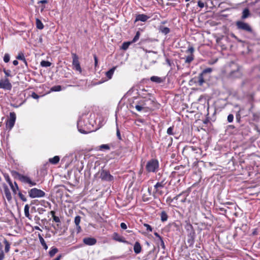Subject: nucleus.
<instances>
[{
	"mask_svg": "<svg viewBox=\"0 0 260 260\" xmlns=\"http://www.w3.org/2000/svg\"><path fill=\"white\" fill-rule=\"evenodd\" d=\"M159 169V162L156 159L148 160L146 165V170L148 173L156 172Z\"/></svg>",
	"mask_w": 260,
	"mask_h": 260,
	"instance_id": "nucleus-1",
	"label": "nucleus"
},
{
	"mask_svg": "<svg viewBox=\"0 0 260 260\" xmlns=\"http://www.w3.org/2000/svg\"><path fill=\"white\" fill-rule=\"evenodd\" d=\"M153 104V101L150 99L147 100H142L139 101L135 106V108L138 111H144L147 112L148 111L151 109V108L148 105V103Z\"/></svg>",
	"mask_w": 260,
	"mask_h": 260,
	"instance_id": "nucleus-2",
	"label": "nucleus"
},
{
	"mask_svg": "<svg viewBox=\"0 0 260 260\" xmlns=\"http://www.w3.org/2000/svg\"><path fill=\"white\" fill-rule=\"evenodd\" d=\"M236 25L238 29L243 30L244 31L252 33L253 31L251 26L247 23L242 21H237L236 22Z\"/></svg>",
	"mask_w": 260,
	"mask_h": 260,
	"instance_id": "nucleus-3",
	"label": "nucleus"
},
{
	"mask_svg": "<svg viewBox=\"0 0 260 260\" xmlns=\"http://www.w3.org/2000/svg\"><path fill=\"white\" fill-rule=\"evenodd\" d=\"M28 195L31 198H41L45 196V192L37 188H33L28 191Z\"/></svg>",
	"mask_w": 260,
	"mask_h": 260,
	"instance_id": "nucleus-4",
	"label": "nucleus"
},
{
	"mask_svg": "<svg viewBox=\"0 0 260 260\" xmlns=\"http://www.w3.org/2000/svg\"><path fill=\"white\" fill-rule=\"evenodd\" d=\"M100 177L104 181H111L113 180L114 177L110 174L108 171L102 170L100 172Z\"/></svg>",
	"mask_w": 260,
	"mask_h": 260,
	"instance_id": "nucleus-5",
	"label": "nucleus"
},
{
	"mask_svg": "<svg viewBox=\"0 0 260 260\" xmlns=\"http://www.w3.org/2000/svg\"><path fill=\"white\" fill-rule=\"evenodd\" d=\"M12 85L7 78H2L0 80V88L6 90H10Z\"/></svg>",
	"mask_w": 260,
	"mask_h": 260,
	"instance_id": "nucleus-6",
	"label": "nucleus"
},
{
	"mask_svg": "<svg viewBox=\"0 0 260 260\" xmlns=\"http://www.w3.org/2000/svg\"><path fill=\"white\" fill-rule=\"evenodd\" d=\"M72 58H73V66L74 69H75L76 71H79L80 73H81L82 69L80 65V62L79 61V58L78 56L75 53H72Z\"/></svg>",
	"mask_w": 260,
	"mask_h": 260,
	"instance_id": "nucleus-7",
	"label": "nucleus"
},
{
	"mask_svg": "<svg viewBox=\"0 0 260 260\" xmlns=\"http://www.w3.org/2000/svg\"><path fill=\"white\" fill-rule=\"evenodd\" d=\"M83 242L86 245L92 246L96 243L97 240L93 237H85L83 238Z\"/></svg>",
	"mask_w": 260,
	"mask_h": 260,
	"instance_id": "nucleus-8",
	"label": "nucleus"
},
{
	"mask_svg": "<svg viewBox=\"0 0 260 260\" xmlns=\"http://www.w3.org/2000/svg\"><path fill=\"white\" fill-rule=\"evenodd\" d=\"M19 180L23 183L29 184L30 186H35L36 185V183L35 182L32 181L30 179L26 176L22 175L20 176Z\"/></svg>",
	"mask_w": 260,
	"mask_h": 260,
	"instance_id": "nucleus-9",
	"label": "nucleus"
},
{
	"mask_svg": "<svg viewBox=\"0 0 260 260\" xmlns=\"http://www.w3.org/2000/svg\"><path fill=\"white\" fill-rule=\"evenodd\" d=\"M187 243L188 244L189 246L192 247L194 242L196 233H193V232L191 233H188L187 234Z\"/></svg>",
	"mask_w": 260,
	"mask_h": 260,
	"instance_id": "nucleus-10",
	"label": "nucleus"
},
{
	"mask_svg": "<svg viewBox=\"0 0 260 260\" xmlns=\"http://www.w3.org/2000/svg\"><path fill=\"white\" fill-rule=\"evenodd\" d=\"M150 18L149 16H148L147 15L142 14H138L136 16V19L135 20V22H136L137 21H142V22H146L147 21V20Z\"/></svg>",
	"mask_w": 260,
	"mask_h": 260,
	"instance_id": "nucleus-11",
	"label": "nucleus"
},
{
	"mask_svg": "<svg viewBox=\"0 0 260 260\" xmlns=\"http://www.w3.org/2000/svg\"><path fill=\"white\" fill-rule=\"evenodd\" d=\"M83 121L82 120H79L77 123V126L78 131L82 134H87L88 132L87 129L82 127Z\"/></svg>",
	"mask_w": 260,
	"mask_h": 260,
	"instance_id": "nucleus-12",
	"label": "nucleus"
},
{
	"mask_svg": "<svg viewBox=\"0 0 260 260\" xmlns=\"http://www.w3.org/2000/svg\"><path fill=\"white\" fill-rule=\"evenodd\" d=\"M241 72L239 67H237L236 71H232L231 72V76L233 77L239 78L241 76Z\"/></svg>",
	"mask_w": 260,
	"mask_h": 260,
	"instance_id": "nucleus-13",
	"label": "nucleus"
},
{
	"mask_svg": "<svg viewBox=\"0 0 260 260\" xmlns=\"http://www.w3.org/2000/svg\"><path fill=\"white\" fill-rule=\"evenodd\" d=\"M158 29L159 32L165 35H167L170 32V29L169 27H165L162 25L159 26Z\"/></svg>",
	"mask_w": 260,
	"mask_h": 260,
	"instance_id": "nucleus-14",
	"label": "nucleus"
},
{
	"mask_svg": "<svg viewBox=\"0 0 260 260\" xmlns=\"http://www.w3.org/2000/svg\"><path fill=\"white\" fill-rule=\"evenodd\" d=\"M142 250L141 246L139 242H136L134 246V250L135 253L139 254Z\"/></svg>",
	"mask_w": 260,
	"mask_h": 260,
	"instance_id": "nucleus-15",
	"label": "nucleus"
},
{
	"mask_svg": "<svg viewBox=\"0 0 260 260\" xmlns=\"http://www.w3.org/2000/svg\"><path fill=\"white\" fill-rule=\"evenodd\" d=\"M250 16L249 10L248 8H245L242 12L241 16L242 19H245Z\"/></svg>",
	"mask_w": 260,
	"mask_h": 260,
	"instance_id": "nucleus-16",
	"label": "nucleus"
},
{
	"mask_svg": "<svg viewBox=\"0 0 260 260\" xmlns=\"http://www.w3.org/2000/svg\"><path fill=\"white\" fill-rule=\"evenodd\" d=\"M185 229H186V231L188 233H196L195 231L193 229V226L192 224H190L189 222H187L186 224L185 225Z\"/></svg>",
	"mask_w": 260,
	"mask_h": 260,
	"instance_id": "nucleus-17",
	"label": "nucleus"
},
{
	"mask_svg": "<svg viewBox=\"0 0 260 260\" xmlns=\"http://www.w3.org/2000/svg\"><path fill=\"white\" fill-rule=\"evenodd\" d=\"M16 59L22 60L25 64V65L27 66V61L25 58L24 55L22 52H20L18 53V55L16 56Z\"/></svg>",
	"mask_w": 260,
	"mask_h": 260,
	"instance_id": "nucleus-18",
	"label": "nucleus"
},
{
	"mask_svg": "<svg viewBox=\"0 0 260 260\" xmlns=\"http://www.w3.org/2000/svg\"><path fill=\"white\" fill-rule=\"evenodd\" d=\"M150 80L152 82H155L157 83H160L164 81L163 79L161 78L155 76H152L150 78Z\"/></svg>",
	"mask_w": 260,
	"mask_h": 260,
	"instance_id": "nucleus-19",
	"label": "nucleus"
},
{
	"mask_svg": "<svg viewBox=\"0 0 260 260\" xmlns=\"http://www.w3.org/2000/svg\"><path fill=\"white\" fill-rule=\"evenodd\" d=\"M160 219L162 222L166 221L168 220V216L165 211H162L160 213Z\"/></svg>",
	"mask_w": 260,
	"mask_h": 260,
	"instance_id": "nucleus-20",
	"label": "nucleus"
},
{
	"mask_svg": "<svg viewBox=\"0 0 260 260\" xmlns=\"http://www.w3.org/2000/svg\"><path fill=\"white\" fill-rule=\"evenodd\" d=\"M38 237L42 246L45 250H47L48 249V246L47 245L44 239L40 234H39Z\"/></svg>",
	"mask_w": 260,
	"mask_h": 260,
	"instance_id": "nucleus-21",
	"label": "nucleus"
},
{
	"mask_svg": "<svg viewBox=\"0 0 260 260\" xmlns=\"http://www.w3.org/2000/svg\"><path fill=\"white\" fill-rule=\"evenodd\" d=\"M60 158L58 156H55L52 158H50L49 159V161L52 164L55 165L57 164L59 161Z\"/></svg>",
	"mask_w": 260,
	"mask_h": 260,
	"instance_id": "nucleus-22",
	"label": "nucleus"
},
{
	"mask_svg": "<svg viewBox=\"0 0 260 260\" xmlns=\"http://www.w3.org/2000/svg\"><path fill=\"white\" fill-rule=\"evenodd\" d=\"M113 239L119 242L126 243V241L122 240V238L116 233L113 234Z\"/></svg>",
	"mask_w": 260,
	"mask_h": 260,
	"instance_id": "nucleus-23",
	"label": "nucleus"
},
{
	"mask_svg": "<svg viewBox=\"0 0 260 260\" xmlns=\"http://www.w3.org/2000/svg\"><path fill=\"white\" fill-rule=\"evenodd\" d=\"M58 251V250L57 248L55 247H52L50 249V250L49 252V256L51 257H52L55 255V254L57 253Z\"/></svg>",
	"mask_w": 260,
	"mask_h": 260,
	"instance_id": "nucleus-24",
	"label": "nucleus"
},
{
	"mask_svg": "<svg viewBox=\"0 0 260 260\" xmlns=\"http://www.w3.org/2000/svg\"><path fill=\"white\" fill-rule=\"evenodd\" d=\"M165 185V183H164V181H162L161 182H158L154 186V189L156 190V191H158V188L164 187Z\"/></svg>",
	"mask_w": 260,
	"mask_h": 260,
	"instance_id": "nucleus-25",
	"label": "nucleus"
},
{
	"mask_svg": "<svg viewBox=\"0 0 260 260\" xmlns=\"http://www.w3.org/2000/svg\"><path fill=\"white\" fill-rule=\"evenodd\" d=\"M204 76V75H203L201 73V74H200V75H199V76L198 77V83L200 86H202L203 84V83L205 82Z\"/></svg>",
	"mask_w": 260,
	"mask_h": 260,
	"instance_id": "nucleus-26",
	"label": "nucleus"
},
{
	"mask_svg": "<svg viewBox=\"0 0 260 260\" xmlns=\"http://www.w3.org/2000/svg\"><path fill=\"white\" fill-rule=\"evenodd\" d=\"M4 191L6 199L8 201H10L12 199V197L10 190L8 188H5Z\"/></svg>",
	"mask_w": 260,
	"mask_h": 260,
	"instance_id": "nucleus-27",
	"label": "nucleus"
},
{
	"mask_svg": "<svg viewBox=\"0 0 260 260\" xmlns=\"http://www.w3.org/2000/svg\"><path fill=\"white\" fill-rule=\"evenodd\" d=\"M188 148L192 151H194L197 154H201L202 152L201 149L194 146H189Z\"/></svg>",
	"mask_w": 260,
	"mask_h": 260,
	"instance_id": "nucleus-28",
	"label": "nucleus"
},
{
	"mask_svg": "<svg viewBox=\"0 0 260 260\" xmlns=\"http://www.w3.org/2000/svg\"><path fill=\"white\" fill-rule=\"evenodd\" d=\"M115 67H113L110 70H109L108 72H106V76L109 78L111 79L114 74V71L115 70Z\"/></svg>",
	"mask_w": 260,
	"mask_h": 260,
	"instance_id": "nucleus-29",
	"label": "nucleus"
},
{
	"mask_svg": "<svg viewBox=\"0 0 260 260\" xmlns=\"http://www.w3.org/2000/svg\"><path fill=\"white\" fill-rule=\"evenodd\" d=\"M29 205L28 204H26L24 206V211L25 216L26 217L28 218L29 219H30V214L29 213Z\"/></svg>",
	"mask_w": 260,
	"mask_h": 260,
	"instance_id": "nucleus-30",
	"label": "nucleus"
},
{
	"mask_svg": "<svg viewBox=\"0 0 260 260\" xmlns=\"http://www.w3.org/2000/svg\"><path fill=\"white\" fill-rule=\"evenodd\" d=\"M36 26L39 29H42L44 28V25L41 21L39 19H36Z\"/></svg>",
	"mask_w": 260,
	"mask_h": 260,
	"instance_id": "nucleus-31",
	"label": "nucleus"
},
{
	"mask_svg": "<svg viewBox=\"0 0 260 260\" xmlns=\"http://www.w3.org/2000/svg\"><path fill=\"white\" fill-rule=\"evenodd\" d=\"M194 59L193 55V54H190L186 56L185 62L187 63H190Z\"/></svg>",
	"mask_w": 260,
	"mask_h": 260,
	"instance_id": "nucleus-32",
	"label": "nucleus"
},
{
	"mask_svg": "<svg viewBox=\"0 0 260 260\" xmlns=\"http://www.w3.org/2000/svg\"><path fill=\"white\" fill-rule=\"evenodd\" d=\"M4 243L5 245V250L6 252H8L10 248V244L9 242L6 239H4Z\"/></svg>",
	"mask_w": 260,
	"mask_h": 260,
	"instance_id": "nucleus-33",
	"label": "nucleus"
},
{
	"mask_svg": "<svg viewBox=\"0 0 260 260\" xmlns=\"http://www.w3.org/2000/svg\"><path fill=\"white\" fill-rule=\"evenodd\" d=\"M39 203L41 205L44 206L45 208L47 207H51V204L48 201H46L45 200H41L40 201Z\"/></svg>",
	"mask_w": 260,
	"mask_h": 260,
	"instance_id": "nucleus-34",
	"label": "nucleus"
},
{
	"mask_svg": "<svg viewBox=\"0 0 260 260\" xmlns=\"http://www.w3.org/2000/svg\"><path fill=\"white\" fill-rule=\"evenodd\" d=\"M51 65V63L48 61L42 60L41 62V66L43 67H49Z\"/></svg>",
	"mask_w": 260,
	"mask_h": 260,
	"instance_id": "nucleus-35",
	"label": "nucleus"
},
{
	"mask_svg": "<svg viewBox=\"0 0 260 260\" xmlns=\"http://www.w3.org/2000/svg\"><path fill=\"white\" fill-rule=\"evenodd\" d=\"M3 71L5 73V78H7L9 77H12L11 71L10 70H6L5 68L3 69Z\"/></svg>",
	"mask_w": 260,
	"mask_h": 260,
	"instance_id": "nucleus-36",
	"label": "nucleus"
},
{
	"mask_svg": "<svg viewBox=\"0 0 260 260\" xmlns=\"http://www.w3.org/2000/svg\"><path fill=\"white\" fill-rule=\"evenodd\" d=\"M62 88L60 85H56L51 87V90L52 91H59L61 90Z\"/></svg>",
	"mask_w": 260,
	"mask_h": 260,
	"instance_id": "nucleus-37",
	"label": "nucleus"
},
{
	"mask_svg": "<svg viewBox=\"0 0 260 260\" xmlns=\"http://www.w3.org/2000/svg\"><path fill=\"white\" fill-rule=\"evenodd\" d=\"M131 42H124V43L122 44V45L121 48H122L123 50H126V49L128 48V47H129V45L131 44Z\"/></svg>",
	"mask_w": 260,
	"mask_h": 260,
	"instance_id": "nucleus-38",
	"label": "nucleus"
},
{
	"mask_svg": "<svg viewBox=\"0 0 260 260\" xmlns=\"http://www.w3.org/2000/svg\"><path fill=\"white\" fill-rule=\"evenodd\" d=\"M14 124H15L14 121H13L12 120H10L9 119L8 120V121L7 122V125L10 129H11L14 126Z\"/></svg>",
	"mask_w": 260,
	"mask_h": 260,
	"instance_id": "nucleus-39",
	"label": "nucleus"
},
{
	"mask_svg": "<svg viewBox=\"0 0 260 260\" xmlns=\"http://www.w3.org/2000/svg\"><path fill=\"white\" fill-rule=\"evenodd\" d=\"M81 221V217L79 215L76 216L75 218L74 222L76 226H78Z\"/></svg>",
	"mask_w": 260,
	"mask_h": 260,
	"instance_id": "nucleus-40",
	"label": "nucleus"
},
{
	"mask_svg": "<svg viewBox=\"0 0 260 260\" xmlns=\"http://www.w3.org/2000/svg\"><path fill=\"white\" fill-rule=\"evenodd\" d=\"M212 71V69L210 68H206L205 70H204L202 71V72L201 73V74H202L203 75H205V74H206L207 73H211Z\"/></svg>",
	"mask_w": 260,
	"mask_h": 260,
	"instance_id": "nucleus-41",
	"label": "nucleus"
},
{
	"mask_svg": "<svg viewBox=\"0 0 260 260\" xmlns=\"http://www.w3.org/2000/svg\"><path fill=\"white\" fill-rule=\"evenodd\" d=\"M11 174L14 177H18L19 179L20 178V176L22 175L21 174H19L18 172L15 171H12L11 172Z\"/></svg>",
	"mask_w": 260,
	"mask_h": 260,
	"instance_id": "nucleus-42",
	"label": "nucleus"
},
{
	"mask_svg": "<svg viewBox=\"0 0 260 260\" xmlns=\"http://www.w3.org/2000/svg\"><path fill=\"white\" fill-rule=\"evenodd\" d=\"M116 136L118 140H121L122 139L120 130L118 127L117 124H116Z\"/></svg>",
	"mask_w": 260,
	"mask_h": 260,
	"instance_id": "nucleus-43",
	"label": "nucleus"
},
{
	"mask_svg": "<svg viewBox=\"0 0 260 260\" xmlns=\"http://www.w3.org/2000/svg\"><path fill=\"white\" fill-rule=\"evenodd\" d=\"M10 55L8 53H5L4 56V61L5 62H8L10 61Z\"/></svg>",
	"mask_w": 260,
	"mask_h": 260,
	"instance_id": "nucleus-44",
	"label": "nucleus"
},
{
	"mask_svg": "<svg viewBox=\"0 0 260 260\" xmlns=\"http://www.w3.org/2000/svg\"><path fill=\"white\" fill-rule=\"evenodd\" d=\"M173 129H174V127L173 126H171L170 127H169L167 129V134L169 135H174V133L173 132Z\"/></svg>",
	"mask_w": 260,
	"mask_h": 260,
	"instance_id": "nucleus-45",
	"label": "nucleus"
},
{
	"mask_svg": "<svg viewBox=\"0 0 260 260\" xmlns=\"http://www.w3.org/2000/svg\"><path fill=\"white\" fill-rule=\"evenodd\" d=\"M140 32L137 31L135 36L134 37V39H133L132 42H136L139 38L140 37Z\"/></svg>",
	"mask_w": 260,
	"mask_h": 260,
	"instance_id": "nucleus-46",
	"label": "nucleus"
},
{
	"mask_svg": "<svg viewBox=\"0 0 260 260\" xmlns=\"http://www.w3.org/2000/svg\"><path fill=\"white\" fill-rule=\"evenodd\" d=\"M18 196L22 201L26 202L27 201V199L25 198V197L21 192H19L18 193Z\"/></svg>",
	"mask_w": 260,
	"mask_h": 260,
	"instance_id": "nucleus-47",
	"label": "nucleus"
},
{
	"mask_svg": "<svg viewBox=\"0 0 260 260\" xmlns=\"http://www.w3.org/2000/svg\"><path fill=\"white\" fill-rule=\"evenodd\" d=\"M194 51V48L192 46H190L186 50V53H189L190 54H193Z\"/></svg>",
	"mask_w": 260,
	"mask_h": 260,
	"instance_id": "nucleus-48",
	"label": "nucleus"
},
{
	"mask_svg": "<svg viewBox=\"0 0 260 260\" xmlns=\"http://www.w3.org/2000/svg\"><path fill=\"white\" fill-rule=\"evenodd\" d=\"M100 149H106V150H109L110 149V147L109 146V145L108 144H103V145H101L100 146Z\"/></svg>",
	"mask_w": 260,
	"mask_h": 260,
	"instance_id": "nucleus-49",
	"label": "nucleus"
},
{
	"mask_svg": "<svg viewBox=\"0 0 260 260\" xmlns=\"http://www.w3.org/2000/svg\"><path fill=\"white\" fill-rule=\"evenodd\" d=\"M9 120H12L14 122H15L16 120V115L14 113H10V117Z\"/></svg>",
	"mask_w": 260,
	"mask_h": 260,
	"instance_id": "nucleus-50",
	"label": "nucleus"
},
{
	"mask_svg": "<svg viewBox=\"0 0 260 260\" xmlns=\"http://www.w3.org/2000/svg\"><path fill=\"white\" fill-rule=\"evenodd\" d=\"M144 226L146 228V230L147 231H149V232L152 231V228L149 224H148L147 223H144Z\"/></svg>",
	"mask_w": 260,
	"mask_h": 260,
	"instance_id": "nucleus-51",
	"label": "nucleus"
},
{
	"mask_svg": "<svg viewBox=\"0 0 260 260\" xmlns=\"http://www.w3.org/2000/svg\"><path fill=\"white\" fill-rule=\"evenodd\" d=\"M234 119V116L233 114H230L228 116V121L229 122H233Z\"/></svg>",
	"mask_w": 260,
	"mask_h": 260,
	"instance_id": "nucleus-52",
	"label": "nucleus"
},
{
	"mask_svg": "<svg viewBox=\"0 0 260 260\" xmlns=\"http://www.w3.org/2000/svg\"><path fill=\"white\" fill-rule=\"evenodd\" d=\"M183 194V192L180 193V194L177 195L176 196H175L173 199L171 200V202H172L173 200H178V199L179 198V197H180L181 196H182Z\"/></svg>",
	"mask_w": 260,
	"mask_h": 260,
	"instance_id": "nucleus-53",
	"label": "nucleus"
},
{
	"mask_svg": "<svg viewBox=\"0 0 260 260\" xmlns=\"http://www.w3.org/2000/svg\"><path fill=\"white\" fill-rule=\"evenodd\" d=\"M198 6L201 8H204V3L201 1H199L198 2Z\"/></svg>",
	"mask_w": 260,
	"mask_h": 260,
	"instance_id": "nucleus-54",
	"label": "nucleus"
},
{
	"mask_svg": "<svg viewBox=\"0 0 260 260\" xmlns=\"http://www.w3.org/2000/svg\"><path fill=\"white\" fill-rule=\"evenodd\" d=\"M53 220L57 223L60 222V219L58 216H56L55 215L53 217Z\"/></svg>",
	"mask_w": 260,
	"mask_h": 260,
	"instance_id": "nucleus-55",
	"label": "nucleus"
},
{
	"mask_svg": "<svg viewBox=\"0 0 260 260\" xmlns=\"http://www.w3.org/2000/svg\"><path fill=\"white\" fill-rule=\"evenodd\" d=\"M93 58H94V66L96 68L98 65V59L97 56L95 54L93 55Z\"/></svg>",
	"mask_w": 260,
	"mask_h": 260,
	"instance_id": "nucleus-56",
	"label": "nucleus"
},
{
	"mask_svg": "<svg viewBox=\"0 0 260 260\" xmlns=\"http://www.w3.org/2000/svg\"><path fill=\"white\" fill-rule=\"evenodd\" d=\"M31 96L32 98H34L35 99H38L39 98V96L34 92L31 93Z\"/></svg>",
	"mask_w": 260,
	"mask_h": 260,
	"instance_id": "nucleus-57",
	"label": "nucleus"
},
{
	"mask_svg": "<svg viewBox=\"0 0 260 260\" xmlns=\"http://www.w3.org/2000/svg\"><path fill=\"white\" fill-rule=\"evenodd\" d=\"M9 185L10 186L12 190H13V191L14 192V193H16V190L15 188H14V185L13 184L12 182H10L9 183H8Z\"/></svg>",
	"mask_w": 260,
	"mask_h": 260,
	"instance_id": "nucleus-58",
	"label": "nucleus"
},
{
	"mask_svg": "<svg viewBox=\"0 0 260 260\" xmlns=\"http://www.w3.org/2000/svg\"><path fill=\"white\" fill-rule=\"evenodd\" d=\"M9 185L10 186L12 190H13V191L14 192V193H16V190L15 188H14V185L13 184L12 182H10L9 183H8Z\"/></svg>",
	"mask_w": 260,
	"mask_h": 260,
	"instance_id": "nucleus-59",
	"label": "nucleus"
},
{
	"mask_svg": "<svg viewBox=\"0 0 260 260\" xmlns=\"http://www.w3.org/2000/svg\"><path fill=\"white\" fill-rule=\"evenodd\" d=\"M120 227L123 230H126L127 228V225L125 223L122 222L120 224Z\"/></svg>",
	"mask_w": 260,
	"mask_h": 260,
	"instance_id": "nucleus-60",
	"label": "nucleus"
},
{
	"mask_svg": "<svg viewBox=\"0 0 260 260\" xmlns=\"http://www.w3.org/2000/svg\"><path fill=\"white\" fill-rule=\"evenodd\" d=\"M160 241V246L161 247H162V248H163L164 249H165L166 248V247H165V243L164 242V240L163 239H161Z\"/></svg>",
	"mask_w": 260,
	"mask_h": 260,
	"instance_id": "nucleus-61",
	"label": "nucleus"
},
{
	"mask_svg": "<svg viewBox=\"0 0 260 260\" xmlns=\"http://www.w3.org/2000/svg\"><path fill=\"white\" fill-rule=\"evenodd\" d=\"M38 211L39 213V214H42L45 211V210L43 208H39L38 209Z\"/></svg>",
	"mask_w": 260,
	"mask_h": 260,
	"instance_id": "nucleus-62",
	"label": "nucleus"
},
{
	"mask_svg": "<svg viewBox=\"0 0 260 260\" xmlns=\"http://www.w3.org/2000/svg\"><path fill=\"white\" fill-rule=\"evenodd\" d=\"M4 257H5V255H4L3 251H1L0 252V260H3V259L4 258Z\"/></svg>",
	"mask_w": 260,
	"mask_h": 260,
	"instance_id": "nucleus-63",
	"label": "nucleus"
},
{
	"mask_svg": "<svg viewBox=\"0 0 260 260\" xmlns=\"http://www.w3.org/2000/svg\"><path fill=\"white\" fill-rule=\"evenodd\" d=\"M154 235L158 238L159 240H160L161 239H162V238L161 237H160L159 236V235L157 233V232H155L154 233Z\"/></svg>",
	"mask_w": 260,
	"mask_h": 260,
	"instance_id": "nucleus-64",
	"label": "nucleus"
}]
</instances>
